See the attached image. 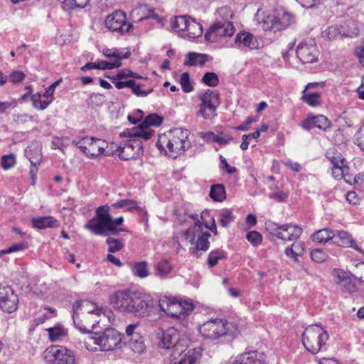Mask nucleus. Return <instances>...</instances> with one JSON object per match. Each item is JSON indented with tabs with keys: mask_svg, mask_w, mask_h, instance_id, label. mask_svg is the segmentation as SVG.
Wrapping results in <instances>:
<instances>
[{
	"mask_svg": "<svg viewBox=\"0 0 364 364\" xmlns=\"http://www.w3.org/2000/svg\"><path fill=\"white\" fill-rule=\"evenodd\" d=\"M60 346H53L47 348L43 353V358L48 364H57Z\"/></svg>",
	"mask_w": 364,
	"mask_h": 364,
	"instance_id": "obj_37",
	"label": "nucleus"
},
{
	"mask_svg": "<svg viewBox=\"0 0 364 364\" xmlns=\"http://www.w3.org/2000/svg\"><path fill=\"white\" fill-rule=\"evenodd\" d=\"M82 301H77L73 304L74 313L73 315V323L75 327L82 333H90L91 331H90L85 325L82 323V320L79 319V308L81 306Z\"/></svg>",
	"mask_w": 364,
	"mask_h": 364,
	"instance_id": "obj_29",
	"label": "nucleus"
},
{
	"mask_svg": "<svg viewBox=\"0 0 364 364\" xmlns=\"http://www.w3.org/2000/svg\"><path fill=\"white\" fill-rule=\"evenodd\" d=\"M209 196L215 201H223L225 198L224 186L222 184L212 186Z\"/></svg>",
	"mask_w": 364,
	"mask_h": 364,
	"instance_id": "obj_40",
	"label": "nucleus"
},
{
	"mask_svg": "<svg viewBox=\"0 0 364 364\" xmlns=\"http://www.w3.org/2000/svg\"><path fill=\"white\" fill-rule=\"evenodd\" d=\"M105 25L112 32L121 34L129 33L132 28V24L127 22V15L121 10H117L107 15L105 19Z\"/></svg>",
	"mask_w": 364,
	"mask_h": 364,
	"instance_id": "obj_13",
	"label": "nucleus"
},
{
	"mask_svg": "<svg viewBox=\"0 0 364 364\" xmlns=\"http://www.w3.org/2000/svg\"><path fill=\"white\" fill-rule=\"evenodd\" d=\"M32 226L37 229L57 228L59 222L53 216L36 217L31 219Z\"/></svg>",
	"mask_w": 364,
	"mask_h": 364,
	"instance_id": "obj_23",
	"label": "nucleus"
},
{
	"mask_svg": "<svg viewBox=\"0 0 364 364\" xmlns=\"http://www.w3.org/2000/svg\"><path fill=\"white\" fill-rule=\"evenodd\" d=\"M155 275L160 279H166L172 270V266L166 259L159 262L155 266Z\"/></svg>",
	"mask_w": 364,
	"mask_h": 364,
	"instance_id": "obj_31",
	"label": "nucleus"
},
{
	"mask_svg": "<svg viewBox=\"0 0 364 364\" xmlns=\"http://www.w3.org/2000/svg\"><path fill=\"white\" fill-rule=\"evenodd\" d=\"M18 297L14 290L8 285L0 284V308L5 312H14L18 304Z\"/></svg>",
	"mask_w": 364,
	"mask_h": 364,
	"instance_id": "obj_17",
	"label": "nucleus"
},
{
	"mask_svg": "<svg viewBox=\"0 0 364 364\" xmlns=\"http://www.w3.org/2000/svg\"><path fill=\"white\" fill-rule=\"evenodd\" d=\"M338 285L346 292L353 293L356 291V287L350 277Z\"/></svg>",
	"mask_w": 364,
	"mask_h": 364,
	"instance_id": "obj_61",
	"label": "nucleus"
},
{
	"mask_svg": "<svg viewBox=\"0 0 364 364\" xmlns=\"http://www.w3.org/2000/svg\"><path fill=\"white\" fill-rule=\"evenodd\" d=\"M42 95L36 92L31 95V102L34 108L38 110H44L51 103V100H42Z\"/></svg>",
	"mask_w": 364,
	"mask_h": 364,
	"instance_id": "obj_41",
	"label": "nucleus"
},
{
	"mask_svg": "<svg viewBox=\"0 0 364 364\" xmlns=\"http://www.w3.org/2000/svg\"><path fill=\"white\" fill-rule=\"evenodd\" d=\"M108 144L104 140L92 137V156L100 155H109L111 153L107 150Z\"/></svg>",
	"mask_w": 364,
	"mask_h": 364,
	"instance_id": "obj_28",
	"label": "nucleus"
},
{
	"mask_svg": "<svg viewBox=\"0 0 364 364\" xmlns=\"http://www.w3.org/2000/svg\"><path fill=\"white\" fill-rule=\"evenodd\" d=\"M25 155L31 165H39L41 161V145L38 141H33L25 149Z\"/></svg>",
	"mask_w": 364,
	"mask_h": 364,
	"instance_id": "obj_22",
	"label": "nucleus"
},
{
	"mask_svg": "<svg viewBox=\"0 0 364 364\" xmlns=\"http://www.w3.org/2000/svg\"><path fill=\"white\" fill-rule=\"evenodd\" d=\"M180 83L183 91L185 92H190L193 90V85L190 82L189 75L188 73H183L181 75Z\"/></svg>",
	"mask_w": 364,
	"mask_h": 364,
	"instance_id": "obj_57",
	"label": "nucleus"
},
{
	"mask_svg": "<svg viewBox=\"0 0 364 364\" xmlns=\"http://www.w3.org/2000/svg\"><path fill=\"white\" fill-rule=\"evenodd\" d=\"M235 31L232 23H220L214 21L207 31L205 38L210 42H219L228 37L232 36Z\"/></svg>",
	"mask_w": 364,
	"mask_h": 364,
	"instance_id": "obj_14",
	"label": "nucleus"
},
{
	"mask_svg": "<svg viewBox=\"0 0 364 364\" xmlns=\"http://www.w3.org/2000/svg\"><path fill=\"white\" fill-rule=\"evenodd\" d=\"M187 36L191 38H196L201 36L203 33V27L201 24L196 22L195 19L190 18L186 30Z\"/></svg>",
	"mask_w": 364,
	"mask_h": 364,
	"instance_id": "obj_36",
	"label": "nucleus"
},
{
	"mask_svg": "<svg viewBox=\"0 0 364 364\" xmlns=\"http://www.w3.org/2000/svg\"><path fill=\"white\" fill-rule=\"evenodd\" d=\"M149 301L146 296L129 289L118 290L109 296L110 304L115 310L141 317L146 315Z\"/></svg>",
	"mask_w": 364,
	"mask_h": 364,
	"instance_id": "obj_2",
	"label": "nucleus"
},
{
	"mask_svg": "<svg viewBox=\"0 0 364 364\" xmlns=\"http://www.w3.org/2000/svg\"><path fill=\"white\" fill-rule=\"evenodd\" d=\"M131 269L133 275L139 278H145L149 274L148 263L145 261L132 264Z\"/></svg>",
	"mask_w": 364,
	"mask_h": 364,
	"instance_id": "obj_30",
	"label": "nucleus"
},
{
	"mask_svg": "<svg viewBox=\"0 0 364 364\" xmlns=\"http://www.w3.org/2000/svg\"><path fill=\"white\" fill-rule=\"evenodd\" d=\"M233 220L234 217L231 209H224L220 213L218 223L222 227H228Z\"/></svg>",
	"mask_w": 364,
	"mask_h": 364,
	"instance_id": "obj_47",
	"label": "nucleus"
},
{
	"mask_svg": "<svg viewBox=\"0 0 364 364\" xmlns=\"http://www.w3.org/2000/svg\"><path fill=\"white\" fill-rule=\"evenodd\" d=\"M328 338L327 331L318 325L308 326L302 334L303 345L312 354H316L321 350Z\"/></svg>",
	"mask_w": 364,
	"mask_h": 364,
	"instance_id": "obj_6",
	"label": "nucleus"
},
{
	"mask_svg": "<svg viewBox=\"0 0 364 364\" xmlns=\"http://www.w3.org/2000/svg\"><path fill=\"white\" fill-rule=\"evenodd\" d=\"M189 134L186 129L174 128L159 135L156 146L166 155L176 159L191 146Z\"/></svg>",
	"mask_w": 364,
	"mask_h": 364,
	"instance_id": "obj_3",
	"label": "nucleus"
},
{
	"mask_svg": "<svg viewBox=\"0 0 364 364\" xmlns=\"http://www.w3.org/2000/svg\"><path fill=\"white\" fill-rule=\"evenodd\" d=\"M57 364H76L74 353L60 346Z\"/></svg>",
	"mask_w": 364,
	"mask_h": 364,
	"instance_id": "obj_34",
	"label": "nucleus"
},
{
	"mask_svg": "<svg viewBox=\"0 0 364 364\" xmlns=\"http://www.w3.org/2000/svg\"><path fill=\"white\" fill-rule=\"evenodd\" d=\"M113 208H125L127 210H132L135 209H139L138 207V203L136 200L131 199H122L117 201L112 204Z\"/></svg>",
	"mask_w": 364,
	"mask_h": 364,
	"instance_id": "obj_46",
	"label": "nucleus"
},
{
	"mask_svg": "<svg viewBox=\"0 0 364 364\" xmlns=\"http://www.w3.org/2000/svg\"><path fill=\"white\" fill-rule=\"evenodd\" d=\"M122 65V63L119 61V59L102 60L98 63H92V69H113L119 68Z\"/></svg>",
	"mask_w": 364,
	"mask_h": 364,
	"instance_id": "obj_43",
	"label": "nucleus"
},
{
	"mask_svg": "<svg viewBox=\"0 0 364 364\" xmlns=\"http://www.w3.org/2000/svg\"><path fill=\"white\" fill-rule=\"evenodd\" d=\"M310 255L311 259L316 263L323 262L328 257V252L321 249L313 250Z\"/></svg>",
	"mask_w": 364,
	"mask_h": 364,
	"instance_id": "obj_53",
	"label": "nucleus"
},
{
	"mask_svg": "<svg viewBox=\"0 0 364 364\" xmlns=\"http://www.w3.org/2000/svg\"><path fill=\"white\" fill-rule=\"evenodd\" d=\"M141 333L139 323L129 324L127 326L125 334L122 336L125 338L130 336H135L139 338V333Z\"/></svg>",
	"mask_w": 364,
	"mask_h": 364,
	"instance_id": "obj_55",
	"label": "nucleus"
},
{
	"mask_svg": "<svg viewBox=\"0 0 364 364\" xmlns=\"http://www.w3.org/2000/svg\"><path fill=\"white\" fill-rule=\"evenodd\" d=\"M157 338L160 340V346L166 349L178 348L184 340L180 337L178 329L174 327H169L166 330L159 329Z\"/></svg>",
	"mask_w": 364,
	"mask_h": 364,
	"instance_id": "obj_18",
	"label": "nucleus"
},
{
	"mask_svg": "<svg viewBox=\"0 0 364 364\" xmlns=\"http://www.w3.org/2000/svg\"><path fill=\"white\" fill-rule=\"evenodd\" d=\"M302 100L311 107H316L321 104V95L316 92H306L302 96Z\"/></svg>",
	"mask_w": 364,
	"mask_h": 364,
	"instance_id": "obj_48",
	"label": "nucleus"
},
{
	"mask_svg": "<svg viewBox=\"0 0 364 364\" xmlns=\"http://www.w3.org/2000/svg\"><path fill=\"white\" fill-rule=\"evenodd\" d=\"M107 308L105 306H99L92 303V341L97 346L92 348L93 350L109 351L116 348L121 343L122 335L114 328H106L102 333H100L97 326L101 322L107 320L106 313Z\"/></svg>",
	"mask_w": 364,
	"mask_h": 364,
	"instance_id": "obj_1",
	"label": "nucleus"
},
{
	"mask_svg": "<svg viewBox=\"0 0 364 364\" xmlns=\"http://www.w3.org/2000/svg\"><path fill=\"white\" fill-rule=\"evenodd\" d=\"M266 228L270 234L281 240L287 241L298 239L302 233V228L293 224L278 226L272 223H266Z\"/></svg>",
	"mask_w": 364,
	"mask_h": 364,
	"instance_id": "obj_12",
	"label": "nucleus"
},
{
	"mask_svg": "<svg viewBox=\"0 0 364 364\" xmlns=\"http://www.w3.org/2000/svg\"><path fill=\"white\" fill-rule=\"evenodd\" d=\"M130 17L135 22H139L147 18H154L159 22L160 21L159 15L154 12V9L149 8L146 4H141L132 9L130 12Z\"/></svg>",
	"mask_w": 364,
	"mask_h": 364,
	"instance_id": "obj_19",
	"label": "nucleus"
},
{
	"mask_svg": "<svg viewBox=\"0 0 364 364\" xmlns=\"http://www.w3.org/2000/svg\"><path fill=\"white\" fill-rule=\"evenodd\" d=\"M129 342V348L135 353L141 354L145 350V345L141 333H139V338L135 336H130L126 338Z\"/></svg>",
	"mask_w": 364,
	"mask_h": 364,
	"instance_id": "obj_35",
	"label": "nucleus"
},
{
	"mask_svg": "<svg viewBox=\"0 0 364 364\" xmlns=\"http://www.w3.org/2000/svg\"><path fill=\"white\" fill-rule=\"evenodd\" d=\"M346 163L341 164V165H334L331 167L332 175L335 178H342L346 172L348 171V166Z\"/></svg>",
	"mask_w": 364,
	"mask_h": 364,
	"instance_id": "obj_54",
	"label": "nucleus"
},
{
	"mask_svg": "<svg viewBox=\"0 0 364 364\" xmlns=\"http://www.w3.org/2000/svg\"><path fill=\"white\" fill-rule=\"evenodd\" d=\"M341 34L340 29L336 26H331L323 33V37L328 39H334Z\"/></svg>",
	"mask_w": 364,
	"mask_h": 364,
	"instance_id": "obj_60",
	"label": "nucleus"
},
{
	"mask_svg": "<svg viewBox=\"0 0 364 364\" xmlns=\"http://www.w3.org/2000/svg\"><path fill=\"white\" fill-rule=\"evenodd\" d=\"M121 137L129 138L119 144H115L117 146L119 157L122 160H129L138 158L142 156L144 149L142 146L141 136H129L124 134V131L121 132Z\"/></svg>",
	"mask_w": 364,
	"mask_h": 364,
	"instance_id": "obj_8",
	"label": "nucleus"
},
{
	"mask_svg": "<svg viewBox=\"0 0 364 364\" xmlns=\"http://www.w3.org/2000/svg\"><path fill=\"white\" fill-rule=\"evenodd\" d=\"M294 21V18L291 14L283 9H278L263 20L262 28L264 31L277 32L287 28Z\"/></svg>",
	"mask_w": 364,
	"mask_h": 364,
	"instance_id": "obj_10",
	"label": "nucleus"
},
{
	"mask_svg": "<svg viewBox=\"0 0 364 364\" xmlns=\"http://www.w3.org/2000/svg\"><path fill=\"white\" fill-rule=\"evenodd\" d=\"M106 243L108 245L107 250L109 253L119 252L124 247V240L122 238L108 237Z\"/></svg>",
	"mask_w": 364,
	"mask_h": 364,
	"instance_id": "obj_38",
	"label": "nucleus"
},
{
	"mask_svg": "<svg viewBox=\"0 0 364 364\" xmlns=\"http://www.w3.org/2000/svg\"><path fill=\"white\" fill-rule=\"evenodd\" d=\"M225 253L220 250H213L209 253L208 264L210 267L215 266L220 259L225 258Z\"/></svg>",
	"mask_w": 364,
	"mask_h": 364,
	"instance_id": "obj_50",
	"label": "nucleus"
},
{
	"mask_svg": "<svg viewBox=\"0 0 364 364\" xmlns=\"http://www.w3.org/2000/svg\"><path fill=\"white\" fill-rule=\"evenodd\" d=\"M237 331V327L235 323L222 318L210 319L199 328V331L203 337L212 340L232 336Z\"/></svg>",
	"mask_w": 364,
	"mask_h": 364,
	"instance_id": "obj_5",
	"label": "nucleus"
},
{
	"mask_svg": "<svg viewBox=\"0 0 364 364\" xmlns=\"http://www.w3.org/2000/svg\"><path fill=\"white\" fill-rule=\"evenodd\" d=\"M103 53L106 57L109 58V60L119 59V62H121L122 59L129 58L130 56V52L127 51L124 53L122 51L117 49H105Z\"/></svg>",
	"mask_w": 364,
	"mask_h": 364,
	"instance_id": "obj_42",
	"label": "nucleus"
},
{
	"mask_svg": "<svg viewBox=\"0 0 364 364\" xmlns=\"http://www.w3.org/2000/svg\"><path fill=\"white\" fill-rule=\"evenodd\" d=\"M202 356V349L195 348L188 350L178 362L173 364H197Z\"/></svg>",
	"mask_w": 364,
	"mask_h": 364,
	"instance_id": "obj_24",
	"label": "nucleus"
},
{
	"mask_svg": "<svg viewBox=\"0 0 364 364\" xmlns=\"http://www.w3.org/2000/svg\"><path fill=\"white\" fill-rule=\"evenodd\" d=\"M336 237L335 232L328 228H323L315 232L311 235V239L314 242L318 243H326Z\"/></svg>",
	"mask_w": 364,
	"mask_h": 364,
	"instance_id": "obj_26",
	"label": "nucleus"
},
{
	"mask_svg": "<svg viewBox=\"0 0 364 364\" xmlns=\"http://www.w3.org/2000/svg\"><path fill=\"white\" fill-rule=\"evenodd\" d=\"M207 60L206 55L198 53H189L183 64L186 66L203 65Z\"/></svg>",
	"mask_w": 364,
	"mask_h": 364,
	"instance_id": "obj_32",
	"label": "nucleus"
},
{
	"mask_svg": "<svg viewBox=\"0 0 364 364\" xmlns=\"http://www.w3.org/2000/svg\"><path fill=\"white\" fill-rule=\"evenodd\" d=\"M49 338L53 342L57 341L65 336V331L62 328H50L48 330Z\"/></svg>",
	"mask_w": 364,
	"mask_h": 364,
	"instance_id": "obj_59",
	"label": "nucleus"
},
{
	"mask_svg": "<svg viewBox=\"0 0 364 364\" xmlns=\"http://www.w3.org/2000/svg\"><path fill=\"white\" fill-rule=\"evenodd\" d=\"M109 78L110 80H134V78H141V77L128 69H123Z\"/></svg>",
	"mask_w": 364,
	"mask_h": 364,
	"instance_id": "obj_49",
	"label": "nucleus"
},
{
	"mask_svg": "<svg viewBox=\"0 0 364 364\" xmlns=\"http://www.w3.org/2000/svg\"><path fill=\"white\" fill-rule=\"evenodd\" d=\"M1 166L4 170H8L15 164V158L13 154L6 155L1 158Z\"/></svg>",
	"mask_w": 364,
	"mask_h": 364,
	"instance_id": "obj_63",
	"label": "nucleus"
},
{
	"mask_svg": "<svg viewBox=\"0 0 364 364\" xmlns=\"http://www.w3.org/2000/svg\"><path fill=\"white\" fill-rule=\"evenodd\" d=\"M355 143L364 151V125L355 134Z\"/></svg>",
	"mask_w": 364,
	"mask_h": 364,
	"instance_id": "obj_64",
	"label": "nucleus"
},
{
	"mask_svg": "<svg viewBox=\"0 0 364 364\" xmlns=\"http://www.w3.org/2000/svg\"><path fill=\"white\" fill-rule=\"evenodd\" d=\"M202 81L210 87H215L219 82L218 77L215 73H206L203 75Z\"/></svg>",
	"mask_w": 364,
	"mask_h": 364,
	"instance_id": "obj_56",
	"label": "nucleus"
},
{
	"mask_svg": "<svg viewBox=\"0 0 364 364\" xmlns=\"http://www.w3.org/2000/svg\"><path fill=\"white\" fill-rule=\"evenodd\" d=\"M336 237L333 238L334 242L343 247H351L354 245V240L352 236L346 231L336 230Z\"/></svg>",
	"mask_w": 364,
	"mask_h": 364,
	"instance_id": "obj_25",
	"label": "nucleus"
},
{
	"mask_svg": "<svg viewBox=\"0 0 364 364\" xmlns=\"http://www.w3.org/2000/svg\"><path fill=\"white\" fill-rule=\"evenodd\" d=\"M315 127L326 131L330 127V122L326 117L323 115H318L311 117Z\"/></svg>",
	"mask_w": 364,
	"mask_h": 364,
	"instance_id": "obj_52",
	"label": "nucleus"
},
{
	"mask_svg": "<svg viewBox=\"0 0 364 364\" xmlns=\"http://www.w3.org/2000/svg\"><path fill=\"white\" fill-rule=\"evenodd\" d=\"M260 136V132L259 130H257L254 132L253 133L249 134H244L242 136V142L240 144V148L242 150H246L248 149L249 146V141H251L252 139H257Z\"/></svg>",
	"mask_w": 364,
	"mask_h": 364,
	"instance_id": "obj_58",
	"label": "nucleus"
},
{
	"mask_svg": "<svg viewBox=\"0 0 364 364\" xmlns=\"http://www.w3.org/2000/svg\"><path fill=\"white\" fill-rule=\"evenodd\" d=\"M263 353L252 350L238 355L232 364H263Z\"/></svg>",
	"mask_w": 364,
	"mask_h": 364,
	"instance_id": "obj_20",
	"label": "nucleus"
},
{
	"mask_svg": "<svg viewBox=\"0 0 364 364\" xmlns=\"http://www.w3.org/2000/svg\"><path fill=\"white\" fill-rule=\"evenodd\" d=\"M185 237L191 245V252L197 257L200 256L198 251L205 252L208 250V238L210 234L208 231H203L202 224L199 221L186 230Z\"/></svg>",
	"mask_w": 364,
	"mask_h": 364,
	"instance_id": "obj_7",
	"label": "nucleus"
},
{
	"mask_svg": "<svg viewBox=\"0 0 364 364\" xmlns=\"http://www.w3.org/2000/svg\"><path fill=\"white\" fill-rule=\"evenodd\" d=\"M326 157L331 161L332 166L341 165V164L346 163L341 154L333 149L327 151Z\"/></svg>",
	"mask_w": 364,
	"mask_h": 364,
	"instance_id": "obj_51",
	"label": "nucleus"
},
{
	"mask_svg": "<svg viewBox=\"0 0 364 364\" xmlns=\"http://www.w3.org/2000/svg\"><path fill=\"white\" fill-rule=\"evenodd\" d=\"M235 43L238 47H245L250 50L257 49L259 43L257 38L252 33L246 31H242L237 34Z\"/></svg>",
	"mask_w": 364,
	"mask_h": 364,
	"instance_id": "obj_21",
	"label": "nucleus"
},
{
	"mask_svg": "<svg viewBox=\"0 0 364 364\" xmlns=\"http://www.w3.org/2000/svg\"><path fill=\"white\" fill-rule=\"evenodd\" d=\"M296 56L302 63H313L318 56V50L316 43L311 40H304L296 47Z\"/></svg>",
	"mask_w": 364,
	"mask_h": 364,
	"instance_id": "obj_16",
	"label": "nucleus"
},
{
	"mask_svg": "<svg viewBox=\"0 0 364 364\" xmlns=\"http://www.w3.org/2000/svg\"><path fill=\"white\" fill-rule=\"evenodd\" d=\"M200 100L199 113L204 119H212L220 105L218 94L215 91L208 90L200 96Z\"/></svg>",
	"mask_w": 364,
	"mask_h": 364,
	"instance_id": "obj_15",
	"label": "nucleus"
},
{
	"mask_svg": "<svg viewBox=\"0 0 364 364\" xmlns=\"http://www.w3.org/2000/svg\"><path fill=\"white\" fill-rule=\"evenodd\" d=\"M190 18H191L186 16H176L172 23L173 28L176 31H186Z\"/></svg>",
	"mask_w": 364,
	"mask_h": 364,
	"instance_id": "obj_45",
	"label": "nucleus"
},
{
	"mask_svg": "<svg viewBox=\"0 0 364 364\" xmlns=\"http://www.w3.org/2000/svg\"><path fill=\"white\" fill-rule=\"evenodd\" d=\"M73 143L80 149V150L85 155L88 156L90 152V146H91V137L89 136H78Z\"/></svg>",
	"mask_w": 364,
	"mask_h": 364,
	"instance_id": "obj_39",
	"label": "nucleus"
},
{
	"mask_svg": "<svg viewBox=\"0 0 364 364\" xmlns=\"http://www.w3.org/2000/svg\"><path fill=\"white\" fill-rule=\"evenodd\" d=\"M162 122L163 117L157 114H151L138 127L124 130V134L129 136H141L144 141H146L155 134V131L151 127H159Z\"/></svg>",
	"mask_w": 364,
	"mask_h": 364,
	"instance_id": "obj_11",
	"label": "nucleus"
},
{
	"mask_svg": "<svg viewBox=\"0 0 364 364\" xmlns=\"http://www.w3.org/2000/svg\"><path fill=\"white\" fill-rule=\"evenodd\" d=\"M246 238L254 246L259 245L262 240V235L257 231L248 232L246 235Z\"/></svg>",
	"mask_w": 364,
	"mask_h": 364,
	"instance_id": "obj_62",
	"label": "nucleus"
},
{
	"mask_svg": "<svg viewBox=\"0 0 364 364\" xmlns=\"http://www.w3.org/2000/svg\"><path fill=\"white\" fill-rule=\"evenodd\" d=\"M304 252V244L301 242H294L290 247H287L284 251L286 255L294 259L295 262L298 261V257L302 256Z\"/></svg>",
	"mask_w": 364,
	"mask_h": 364,
	"instance_id": "obj_27",
	"label": "nucleus"
},
{
	"mask_svg": "<svg viewBox=\"0 0 364 364\" xmlns=\"http://www.w3.org/2000/svg\"><path fill=\"white\" fill-rule=\"evenodd\" d=\"M215 21L223 23H232L231 19L233 16V12L230 7L223 6L218 9L215 13Z\"/></svg>",
	"mask_w": 364,
	"mask_h": 364,
	"instance_id": "obj_33",
	"label": "nucleus"
},
{
	"mask_svg": "<svg viewBox=\"0 0 364 364\" xmlns=\"http://www.w3.org/2000/svg\"><path fill=\"white\" fill-rule=\"evenodd\" d=\"M159 305L162 311L171 317L183 320L193 309L191 301H179L168 297L161 299Z\"/></svg>",
	"mask_w": 364,
	"mask_h": 364,
	"instance_id": "obj_9",
	"label": "nucleus"
},
{
	"mask_svg": "<svg viewBox=\"0 0 364 364\" xmlns=\"http://www.w3.org/2000/svg\"><path fill=\"white\" fill-rule=\"evenodd\" d=\"M201 137L203 138L204 139H212L213 141L220 145H225L232 140V138L230 136H220L215 134L213 132L202 133Z\"/></svg>",
	"mask_w": 364,
	"mask_h": 364,
	"instance_id": "obj_44",
	"label": "nucleus"
},
{
	"mask_svg": "<svg viewBox=\"0 0 364 364\" xmlns=\"http://www.w3.org/2000/svg\"><path fill=\"white\" fill-rule=\"evenodd\" d=\"M110 207L107 205L100 206L96 209L95 218V223L92 224V232L99 235L107 236L109 233L118 235L119 231H125V229L117 227L121 225L124 222V218L120 216L112 219L109 214Z\"/></svg>",
	"mask_w": 364,
	"mask_h": 364,
	"instance_id": "obj_4",
	"label": "nucleus"
}]
</instances>
